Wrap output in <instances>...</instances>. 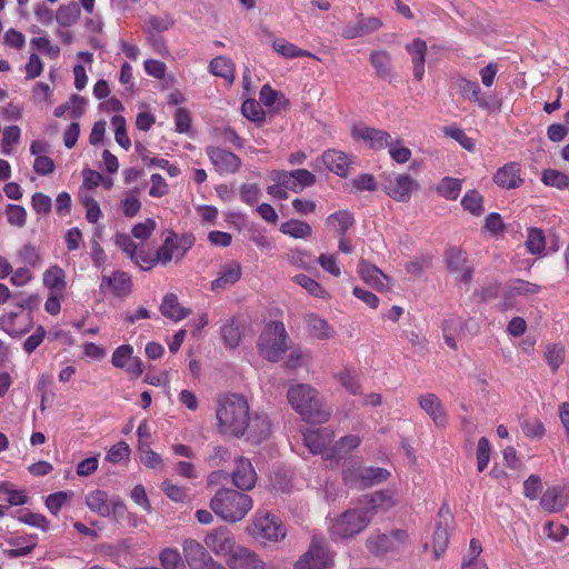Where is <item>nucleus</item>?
<instances>
[{
    "label": "nucleus",
    "instance_id": "5",
    "mask_svg": "<svg viewBox=\"0 0 569 569\" xmlns=\"http://www.w3.org/2000/svg\"><path fill=\"white\" fill-rule=\"evenodd\" d=\"M288 350V333L280 321L269 322L258 341L259 355L268 361H279Z\"/></svg>",
    "mask_w": 569,
    "mask_h": 569
},
{
    "label": "nucleus",
    "instance_id": "30",
    "mask_svg": "<svg viewBox=\"0 0 569 569\" xmlns=\"http://www.w3.org/2000/svg\"><path fill=\"white\" fill-rule=\"evenodd\" d=\"M306 327L308 333L315 339L329 340L335 337V329L332 326H330L326 319L315 313L306 317Z\"/></svg>",
    "mask_w": 569,
    "mask_h": 569
},
{
    "label": "nucleus",
    "instance_id": "27",
    "mask_svg": "<svg viewBox=\"0 0 569 569\" xmlns=\"http://www.w3.org/2000/svg\"><path fill=\"white\" fill-rule=\"evenodd\" d=\"M396 505V499L391 492L378 491L366 497L365 506L360 508L367 512L369 520L377 512H385Z\"/></svg>",
    "mask_w": 569,
    "mask_h": 569
},
{
    "label": "nucleus",
    "instance_id": "56",
    "mask_svg": "<svg viewBox=\"0 0 569 569\" xmlns=\"http://www.w3.org/2000/svg\"><path fill=\"white\" fill-rule=\"evenodd\" d=\"M522 433L533 440L541 439L546 435L543 422L538 418H528L521 422Z\"/></svg>",
    "mask_w": 569,
    "mask_h": 569
},
{
    "label": "nucleus",
    "instance_id": "46",
    "mask_svg": "<svg viewBox=\"0 0 569 569\" xmlns=\"http://www.w3.org/2000/svg\"><path fill=\"white\" fill-rule=\"evenodd\" d=\"M18 313L17 312H4L0 317V329L7 332L11 337H21L29 331L30 327L20 328L17 325Z\"/></svg>",
    "mask_w": 569,
    "mask_h": 569
},
{
    "label": "nucleus",
    "instance_id": "2",
    "mask_svg": "<svg viewBox=\"0 0 569 569\" xmlns=\"http://www.w3.org/2000/svg\"><path fill=\"white\" fill-rule=\"evenodd\" d=\"M162 236V243L154 251L148 249L147 259L141 260L142 270L149 271L157 266L167 267L172 262L179 263L194 244V237L190 233L166 230Z\"/></svg>",
    "mask_w": 569,
    "mask_h": 569
},
{
    "label": "nucleus",
    "instance_id": "14",
    "mask_svg": "<svg viewBox=\"0 0 569 569\" xmlns=\"http://www.w3.org/2000/svg\"><path fill=\"white\" fill-rule=\"evenodd\" d=\"M111 363L117 369H123L132 378H139L143 373V365L139 357L133 355L131 345H121L111 356Z\"/></svg>",
    "mask_w": 569,
    "mask_h": 569
},
{
    "label": "nucleus",
    "instance_id": "59",
    "mask_svg": "<svg viewBox=\"0 0 569 569\" xmlns=\"http://www.w3.org/2000/svg\"><path fill=\"white\" fill-rule=\"evenodd\" d=\"M111 126L114 129V139L119 146L128 150L131 147L130 138L127 134L126 119L122 116H113Z\"/></svg>",
    "mask_w": 569,
    "mask_h": 569
},
{
    "label": "nucleus",
    "instance_id": "43",
    "mask_svg": "<svg viewBox=\"0 0 569 569\" xmlns=\"http://www.w3.org/2000/svg\"><path fill=\"white\" fill-rule=\"evenodd\" d=\"M336 380L341 387L352 396L361 392V385L356 372L349 368H345L335 375Z\"/></svg>",
    "mask_w": 569,
    "mask_h": 569
},
{
    "label": "nucleus",
    "instance_id": "34",
    "mask_svg": "<svg viewBox=\"0 0 569 569\" xmlns=\"http://www.w3.org/2000/svg\"><path fill=\"white\" fill-rule=\"evenodd\" d=\"M208 69L211 74L223 78L229 84L233 83L236 78V68L230 58L226 56H218L210 61Z\"/></svg>",
    "mask_w": 569,
    "mask_h": 569
},
{
    "label": "nucleus",
    "instance_id": "11",
    "mask_svg": "<svg viewBox=\"0 0 569 569\" xmlns=\"http://www.w3.org/2000/svg\"><path fill=\"white\" fill-rule=\"evenodd\" d=\"M270 180L280 182L293 192H301L305 188L311 187L316 182V176L307 169H297L292 171L273 170L270 172Z\"/></svg>",
    "mask_w": 569,
    "mask_h": 569
},
{
    "label": "nucleus",
    "instance_id": "17",
    "mask_svg": "<svg viewBox=\"0 0 569 569\" xmlns=\"http://www.w3.org/2000/svg\"><path fill=\"white\" fill-rule=\"evenodd\" d=\"M203 542L217 557L224 559L237 543L232 533L226 527H218L209 531Z\"/></svg>",
    "mask_w": 569,
    "mask_h": 569
},
{
    "label": "nucleus",
    "instance_id": "4",
    "mask_svg": "<svg viewBox=\"0 0 569 569\" xmlns=\"http://www.w3.org/2000/svg\"><path fill=\"white\" fill-rule=\"evenodd\" d=\"M250 496L233 489H220L210 501L211 510L223 521L234 523L242 520L252 509Z\"/></svg>",
    "mask_w": 569,
    "mask_h": 569
},
{
    "label": "nucleus",
    "instance_id": "21",
    "mask_svg": "<svg viewBox=\"0 0 569 569\" xmlns=\"http://www.w3.org/2000/svg\"><path fill=\"white\" fill-rule=\"evenodd\" d=\"M493 182L502 189L511 190L522 186L521 166L518 162H508L493 174Z\"/></svg>",
    "mask_w": 569,
    "mask_h": 569
},
{
    "label": "nucleus",
    "instance_id": "19",
    "mask_svg": "<svg viewBox=\"0 0 569 569\" xmlns=\"http://www.w3.org/2000/svg\"><path fill=\"white\" fill-rule=\"evenodd\" d=\"M233 485L241 490H250L257 481V473L248 458L237 457L234 459V468L231 472Z\"/></svg>",
    "mask_w": 569,
    "mask_h": 569
},
{
    "label": "nucleus",
    "instance_id": "28",
    "mask_svg": "<svg viewBox=\"0 0 569 569\" xmlns=\"http://www.w3.org/2000/svg\"><path fill=\"white\" fill-rule=\"evenodd\" d=\"M421 409L438 426H445L447 422L446 411L441 400L435 393H425L418 398Z\"/></svg>",
    "mask_w": 569,
    "mask_h": 569
},
{
    "label": "nucleus",
    "instance_id": "13",
    "mask_svg": "<svg viewBox=\"0 0 569 569\" xmlns=\"http://www.w3.org/2000/svg\"><path fill=\"white\" fill-rule=\"evenodd\" d=\"M99 290L103 296L124 298L132 290V281L127 272L117 270L101 277Z\"/></svg>",
    "mask_w": 569,
    "mask_h": 569
},
{
    "label": "nucleus",
    "instance_id": "47",
    "mask_svg": "<svg viewBox=\"0 0 569 569\" xmlns=\"http://www.w3.org/2000/svg\"><path fill=\"white\" fill-rule=\"evenodd\" d=\"M293 282L302 287L308 293L313 297L327 299L329 298V293L322 286L316 281L315 279L306 276V274H297L293 277Z\"/></svg>",
    "mask_w": 569,
    "mask_h": 569
},
{
    "label": "nucleus",
    "instance_id": "22",
    "mask_svg": "<svg viewBox=\"0 0 569 569\" xmlns=\"http://www.w3.org/2000/svg\"><path fill=\"white\" fill-rule=\"evenodd\" d=\"M358 473L355 475L351 469L345 468L342 471L343 479L347 483H360L363 486H370L375 482L386 480L389 472L381 468H357Z\"/></svg>",
    "mask_w": 569,
    "mask_h": 569
},
{
    "label": "nucleus",
    "instance_id": "10",
    "mask_svg": "<svg viewBox=\"0 0 569 569\" xmlns=\"http://www.w3.org/2000/svg\"><path fill=\"white\" fill-rule=\"evenodd\" d=\"M182 552L191 569H226L213 560L204 546L194 539H186L183 541Z\"/></svg>",
    "mask_w": 569,
    "mask_h": 569
},
{
    "label": "nucleus",
    "instance_id": "37",
    "mask_svg": "<svg viewBox=\"0 0 569 569\" xmlns=\"http://www.w3.org/2000/svg\"><path fill=\"white\" fill-rule=\"evenodd\" d=\"M271 47L274 52H277L279 56H281L282 58H286V59L309 57V58L319 60V58L317 56H315L313 53H311L310 51L301 49L284 39L273 40L271 43Z\"/></svg>",
    "mask_w": 569,
    "mask_h": 569
},
{
    "label": "nucleus",
    "instance_id": "16",
    "mask_svg": "<svg viewBox=\"0 0 569 569\" xmlns=\"http://www.w3.org/2000/svg\"><path fill=\"white\" fill-rule=\"evenodd\" d=\"M206 153L219 174H233L242 164L238 156L222 148L208 147Z\"/></svg>",
    "mask_w": 569,
    "mask_h": 569
},
{
    "label": "nucleus",
    "instance_id": "41",
    "mask_svg": "<svg viewBox=\"0 0 569 569\" xmlns=\"http://www.w3.org/2000/svg\"><path fill=\"white\" fill-rule=\"evenodd\" d=\"M138 453L140 462L148 469H160L163 467L162 457L153 451L149 441L138 442Z\"/></svg>",
    "mask_w": 569,
    "mask_h": 569
},
{
    "label": "nucleus",
    "instance_id": "39",
    "mask_svg": "<svg viewBox=\"0 0 569 569\" xmlns=\"http://www.w3.org/2000/svg\"><path fill=\"white\" fill-rule=\"evenodd\" d=\"M567 505V500L562 495L561 489L557 487L548 488L540 499V506L545 511L550 513L559 512Z\"/></svg>",
    "mask_w": 569,
    "mask_h": 569
},
{
    "label": "nucleus",
    "instance_id": "48",
    "mask_svg": "<svg viewBox=\"0 0 569 569\" xmlns=\"http://www.w3.org/2000/svg\"><path fill=\"white\" fill-rule=\"evenodd\" d=\"M462 208L473 216L483 213V198L477 190H469L461 199Z\"/></svg>",
    "mask_w": 569,
    "mask_h": 569
},
{
    "label": "nucleus",
    "instance_id": "49",
    "mask_svg": "<svg viewBox=\"0 0 569 569\" xmlns=\"http://www.w3.org/2000/svg\"><path fill=\"white\" fill-rule=\"evenodd\" d=\"M526 248L531 254H541L546 248V237L541 229H528Z\"/></svg>",
    "mask_w": 569,
    "mask_h": 569
},
{
    "label": "nucleus",
    "instance_id": "61",
    "mask_svg": "<svg viewBox=\"0 0 569 569\" xmlns=\"http://www.w3.org/2000/svg\"><path fill=\"white\" fill-rule=\"evenodd\" d=\"M259 99L266 107H273L277 104V108H280L287 104L284 97L278 91L273 90L269 84L262 86L259 93Z\"/></svg>",
    "mask_w": 569,
    "mask_h": 569
},
{
    "label": "nucleus",
    "instance_id": "18",
    "mask_svg": "<svg viewBox=\"0 0 569 569\" xmlns=\"http://www.w3.org/2000/svg\"><path fill=\"white\" fill-rule=\"evenodd\" d=\"M226 563L231 569H264V563L250 549L236 543L226 557Z\"/></svg>",
    "mask_w": 569,
    "mask_h": 569
},
{
    "label": "nucleus",
    "instance_id": "60",
    "mask_svg": "<svg viewBox=\"0 0 569 569\" xmlns=\"http://www.w3.org/2000/svg\"><path fill=\"white\" fill-rule=\"evenodd\" d=\"M130 447L124 441L113 445L106 455V460L110 463L118 465L129 460Z\"/></svg>",
    "mask_w": 569,
    "mask_h": 569
},
{
    "label": "nucleus",
    "instance_id": "51",
    "mask_svg": "<svg viewBox=\"0 0 569 569\" xmlns=\"http://www.w3.org/2000/svg\"><path fill=\"white\" fill-rule=\"evenodd\" d=\"M565 347L560 343L548 345L546 347L545 359L553 372L557 371L562 365L565 361Z\"/></svg>",
    "mask_w": 569,
    "mask_h": 569
},
{
    "label": "nucleus",
    "instance_id": "29",
    "mask_svg": "<svg viewBox=\"0 0 569 569\" xmlns=\"http://www.w3.org/2000/svg\"><path fill=\"white\" fill-rule=\"evenodd\" d=\"M446 263L451 272L459 273L465 283L471 279V271L466 267V254L458 248H450L446 252Z\"/></svg>",
    "mask_w": 569,
    "mask_h": 569
},
{
    "label": "nucleus",
    "instance_id": "53",
    "mask_svg": "<svg viewBox=\"0 0 569 569\" xmlns=\"http://www.w3.org/2000/svg\"><path fill=\"white\" fill-rule=\"evenodd\" d=\"M2 499L10 506H22L28 501L24 491L13 489L8 482L0 483V500Z\"/></svg>",
    "mask_w": 569,
    "mask_h": 569
},
{
    "label": "nucleus",
    "instance_id": "15",
    "mask_svg": "<svg viewBox=\"0 0 569 569\" xmlns=\"http://www.w3.org/2000/svg\"><path fill=\"white\" fill-rule=\"evenodd\" d=\"M331 557L322 541L312 540L308 551L295 565V569H327Z\"/></svg>",
    "mask_w": 569,
    "mask_h": 569
},
{
    "label": "nucleus",
    "instance_id": "64",
    "mask_svg": "<svg viewBox=\"0 0 569 569\" xmlns=\"http://www.w3.org/2000/svg\"><path fill=\"white\" fill-rule=\"evenodd\" d=\"M72 492L70 491H58L51 493L46 499V507L52 515H58L61 508L70 501Z\"/></svg>",
    "mask_w": 569,
    "mask_h": 569
},
{
    "label": "nucleus",
    "instance_id": "7",
    "mask_svg": "<svg viewBox=\"0 0 569 569\" xmlns=\"http://www.w3.org/2000/svg\"><path fill=\"white\" fill-rule=\"evenodd\" d=\"M368 523V513L361 509H353L332 519L329 529L336 538H348L359 533Z\"/></svg>",
    "mask_w": 569,
    "mask_h": 569
},
{
    "label": "nucleus",
    "instance_id": "63",
    "mask_svg": "<svg viewBox=\"0 0 569 569\" xmlns=\"http://www.w3.org/2000/svg\"><path fill=\"white\" fill-rule=\"evenodd\" d=\"M30 43L33 48L44 53L50 59H57L60 54V47L52 43L48 37L32 38Z\"/></svg>",
    "mask_w": 569,
    "mask_h": 569
},
{
    "label": "nucleus",
    "instance_id": "20",
    "mask_svg": "<svg viewBox=\"0 0 569 569\" xmlns=\"http://www.w3.org/2000/svg\"><path fill=\"white\" fill-rule=\"evenodd\" d=\"M333 439V432L329 428L309 429L303 433V441L310 452L315 455L329 453V445Z\"/></svg>",
    "mask_w": 569,
    "mask_h": 569
},
{
    "label": "nucleus",
    "instance_id": "45",
    "mask_svg": "<svg viewBox=\"0 0 569 569\" xmlns=\"http://www.w3.org/2000/svg\"><path fill=\"white\" fill-rule=\"evenodd\" d=\"M449 541L448 525L438 523L432 536V552L436 559H439L446 551Z\"/></svg>",
    "mask_w": 569,
    "mask_h": 569
},
{
    "label": "nucleus",
    "instance_id": "38",
    "mask_svg": "<svg viewBox=\"0 0 569 569\" xmlns=\"http://www.w3.org/2000/svg\"><path fill=\"white\" fill-rule=\"evenodd\" d=\"M541 291V287L537 283H532L522 279H516L508 284L506 290L507 299H515L517 297H532Z\"/></svg>",
    "mask_w": 569,
    "mask_h": 569
},
{
    "label": "nucleus",
    "instance_id": "42",
    "mask_svg": "<svg viewBox=\"0 0 569 569\" xmlns=\"http://www.w3.org/2000/svg\"><path fill=\"white\" fill-rule=\"evenodd\" d=\"M280 231L283 234H287L295 239H307L312 234L311 226L305 221L297 219H291L287 222H283L280 226Z\"/></svg>",
    "mask_w": 569,
    "mask_h": 569
},
{
    "label": "nucleus",
    "instance_id": "62",
    "mask_svg": "<svg viewBox=\"0 0 569 569\" xmlns=\"http://www.w3.org/2000/svg\"><path fill=\"white\" fill-rule=\"evenodd\" d=\"M241 112L248 120L258 123L263 122L266 116L260 103L252 99H248L242 103Z\"/></svg>",
    "mask_w": 569,
    "mask_h": 569
},
{
    "label": "nucleus",
    "instance_id": "35",
    "mask_svg": "<svg viewBox=\"0 0 569 569\" xmlns=\"http://www.w3.org/2000/svg\"><path fill=\"white\" fill-rule=\"evenodd\" d=\"M42 283L49 292L64 293L67 288L66 273L58 266H51L42 276Z\"/></svg>",
    "mask_w": 569,
    "mask_h": 569
},
{
    "label": "nucleus",
    "instance_id": "50",
    "mask_svg": "<svg viewBox=\"0 0 569 569\" xmlns=\"http://www.w3.org/2000/svg\"><path fill=\"white\" fill-rule=\"evenodd\" d=\"M541 181L548 186L559 190H563L569 187V178L566 173L556 169H546L541 173Z\"/></svg>",
    "mask_w": 569,
    "mask_h": 569
},
{
    "label": "nucleus",
    "instance_id": "55",
    "mask_svg": "<svg viewBox=\"0 0 569 569\" xmlns=\"http://www.w3.org/2000/svg\"><path fill=\"white\" fill-rule=\"evenodd\" d=\"M437 191L441 197L448 200H456L461 191V181L456 178H443Z\"/></svg>",
    "mask_w": 569,
    "mask_h": 569
},
{
    "label": "nucleus",
    "instance_id": "36",
    "mask_svg": "<svg viewBox=\"0 0 569 569\" xmlns=\"http://www.w3.org/2000/svg\"><path fill=\"white\" fill-rule=\"evenodd\" d=\"M360 443L361 438L358 435L343 436L330 448L329 453H326V459H341L357 449Z\"/></svg>",
    "mask_w": 569,
    "mask_h": 569
},
{
    "label": "nucleus",
    "instance_id": "26",
    "mask_svg": "<svg viewBox=\"0 0 569 569\" xmlns=\"http://www.w3.org/2000/svg\"><path fill=\"white\" fill-rule=\"evenodd\" d=\"M427 49L426 41L420 38L413 39L406 46V50L412 61L413 77L417 81H421L425 77Z\"/></svg>",
    "mask_w": 569,
    "mask_h": 569
},
{
    "label": "nucleus",
    "instance_id": "3",
    "mask_svg": "<svg viewBox=\"0 0 569 569\" xmlns=\"http://www.w3.org/2000/svg\"><path fill=\"white\" fill-rule=\"evenodd\" d=\"M287 399L291 408L308 422H325L330 417L319 391L308 383H293L287 391Z\"/></svg>",
    "mask_w": 569,
    "mask_h": 569
},
{
    "label": "nucleus",
    "instance_id": "6",
    "mask_svg": "<svg viewBox=\"0 0 569 569\" xmlns=\"http://www.w3.org/2000/svg\"><path fill=\"white\" fill-rule=\"evenodd\" d=\"M249 533L262 541L278 542L284 539L287 531L283 523L274 515L258 511L249 528Z\"/></svg>",
    "mask_w": 569,
    "mask_h": 569
},
{
    "label": "nucleus",
    "instance_id": "44",
    "mask_svg": "<svg viewBox=\"0 0 569 569\" xmlns=\"http://www.w3.org/2000/svg\"><path fill=\"white\" fill-rule=\"evenodd\" d=\"M222 339L226 347L234 349L239 346L242 330L238 320L231 319L221 328Z\"/></svg>",
    "mask_w": 569,
    "mask_h": 569
},
{
    "label": "nucleus",
    "instance_id": "32",
    "mask_svg": "<svg viewBox=\"0 0 569 569\" xmlns=\"http://www.w3.org/2000/svg\"><path fill=\"white\" fill-rule=\"evenodd\" d=\"M325 166L336 174L346 177L349 172L350 160L349 157L339 150H327L322 154Z\"/></svg>",
    "mask_w": 569,
    "mask_h": 569
},
{
    "label": "nucleus",
    "instance_id": "54",
    "mask_svg": "<svg viewBox=\"0 0 569 569\" xmlns=\"http://www.w3.org/2000/svg\"><path fill=\"white\" fill-rule=\"evenodd\" d=\"M18 520L21 523L38 528L42 531H48L50 529L49 520L41 513L23 510L19 512Z\"/></svg>",
    "mask_w": 569,
    "mask_h": 569
},
{
    "label": "nucleus",
    "instance_id": "57",
    "mask_svg": "<svg viewBox=\"0 0 569 569\" xmlns=\"http://www.w3.org/2000/svg\"><path fill=\"white\" fill-rule=\"evenodd\" d=\"M79 17L80 10L76 4L61 6L56 13V20L62 27L72 26Z\"/></svg>",
    "mask_w": 569,
    "mask_h": 569
},
{
    "label": "nucleus",
    "instance_id": "23",
    "mask_svg": "<svg viewBox=\"0 0 569 569\" xmlns=\"http://www.w3.org/2000/svg\"><path fill=\"white\" fill-rule=\"evenodd\" d=\"M358 274L362 281L378 291H386L389 289V277L377 266L363 259L359 261Z\"/></svg>",
    "mask_w": 569,
    "mask_h": 569
},
{
    "label": "nucleus",
    "instance_id": "9",
    "mask_svg": "<svg viewBox=\"0 0 569 569\" xmlns=\"http://www.w3.org/2000/svg\"><path fill=\"white\" fill-rule=\"evenodd\" d=\"M351 138L355 142L363 144L366 148L378 151L389 146L391 136L385 131L365 123H356L351 127Z\"/></svg>",
    "mask_w": 569,
    "mask_h": 569
},
{
    "label": "nucleus",
    "instance_id": "24",
    "mask_svg": "<svg viewBox=\"0 0 569 569\" xmlns=\"http://www.w3.org/2000/svg\"><path fill=\"white\" fill-rule=\"evenodd\" d=\"M242 276L240 263L230 261L220 267L217 278L211 281L210 289L214 292L223 291L237 283Z\"/></svg>",
    "mask_w": 569,
    "mask_h": 569
},
{
    "label": "nucleus",
    "instance_id": "25",
    "mask_svg": "<svg viewBox=\"0 0 569 569\" xmlns=\"http://www.w3.org/2000/svg\"><path fill=\"white\" fill-rule=\"evenodd\" d=\"M114 244L123 251L140 269L148 256V249L143 246L137 244L132 238L127 233H117L113 237Z\"/></svg>",
    "mask_w": 569,
    "mask_h": 569
},
{
    "label": "nucleus",
    "instance_id": "8",
    "mask_svg": "<svg viewBox=\"0 0 569 569\" xmlns=\"http://www.w3.org/2000/svg\"><path fill=\"white\" fill-rule=\"evenodd\" d=\"M86 506L94 513L101 517L122 516L126 511V505L120 497L109 498L108 493L101 489L89 491L84 498Z\"/></svg>",
    "mask_w": 569,
    "mask_h": 569
},
{
    "label": "nucleus",
    "instance_id": "1",
    "mask_svg": "<svg viewBox=\"0 0 569 569\" xmlns=\"http://www.w3.org/2000/svg\"><path fill=\"white\" fill-rule=\"evenodd\" d=\"M217 427L220 433L240 438L247 436L252 442H260L271 433L269 417L250 412L248 399L240 393H226L218 398L216 408Z\"/></svg>",
    "mask_w": 569,
    "mask_h": 569
},
{
    "label": "nucleus",
    "instance_id": "52",
    "mask_svg": "<svg viewBox=\"0 0 569 569\" xmlns=\"http://www.w3.org/2000/svg\"><path fill=\"white\" fill-rule=\"evenodd\" d=\"M370 62L379 76L387 77L391 73V58L387 51L378 50L371 52Z\"/></svg>",
    "mask_w": 569,
    "mask_h": 569
},
{
    "label": "nucleus",
    "instance_id": "40",
    "mask_svg": "<svg viewBox=\"0 0 569 569\" xmlns=\"http://www.w3.org/2000/svg\"><path fill=\"white\" fill-rule=\"evenodd\" d=\"M355 222L353 216L347 210L337 211L326 219V224L339 236L346 234V232L352 227Z\"/></svg>",
    "mask_w": 569,
    "mask_h": 569
},
{
    "label": "nucleus",
    "instance_id": "58",
    "mask_svg": "<svg viewBox=\"0 0 569 569\" xmlns=\"http://www.w3.org/2000/svg\"><path fill=\"white\" fill-rule=\"evenodd\" d=\"M21 130L18 126H10L3 130L1 150L3 154H11L14 146L19 142Z\"/></svg>",
    "mask_w": 569,
    "mask_h": 569
},
{
    "label": "nucleus",
    "instance_id": "12",
    "mask_svg": "<svg viewBox=\"0 0 569 569\" xmlns=\"http://www.w3.org/2000/svg\"><path fill=\"white\" fill-rule=\"evenodd\" d=\"M418 189L419 183L405 173L389 176L385 184L386 193L398 202H408Z\"/></svg>",
    "mask_w": 569,
    "mask_h": 569
},
{
    "label": "nucleus",
    "instance_id": "33",
    "mask_svg": "<svg viewBox=\"0 0 569 569\" xmlns=\"http://www.w3.org/2000/svg\"><path fill=\"white\" fill-rule=\"evenodd\" d=\"M160 312L163 317L178 322L190 315V310L183 308L174 293H167L160 305Z\"/></svg>",
    "mask_w": 569,
    "mask_h": 569
},
{
    "label": "nucleus",
    "instance_id": "31",
    "mask_svg": "<svg viewBox=\"0 0 569 569\" xmlns=\"http://www.w3.org/2000/svg\"><path fill=\"white\" fill-rule=\"evenodd\" d=\"M459 93L467 100L477 103L480 108H487L488 101L481 93V88L477 81L459 77L456 80Z\"/></svg>",
    "mask_w": 569,
    "mask_h": 569
}]
</instances>
